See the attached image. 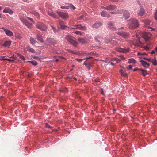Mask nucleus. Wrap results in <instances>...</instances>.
I'll list each match as a JSON object with an SVG mask.
<instances>
[{"label": "nucleus", "mask_w": 157, "mask_h": 157, "mask_svg": "<svg viewBox=\"0 0 157 157\" xmlns=\"http://www.w3.org/2000/svg\"><path fill=\"white\" fill-rule=\"evenodd\" d=\"M128 27L129 29H132L138 27L139 24L138 21L134 18H131L128 21Z\"/></svg>", "instance_id": "f257e3e1"}, {"label": "nucleus", "mask_w": 157, "mask_h": 157, "mask_svg": "<svg viewBox=\"0 0 157 157\" xmlns=\"http://www.w3.org/2000/svg\"><path fill=\"white\" fill-rule=\"evenodd\" d=\"M65 38L69 42L74 46H76L77 45L78 43L75 40L74 38L72 36H66Z\"/></svg>", "instance_id": "f03ea898"}, {"label": "nucleus", "mask_w": 157, "mask_h": 157, "mask_svg": "<svg viewBox=\"0 0 157 157\" xmlns=\"http://www.w3.org/2000/svg\"><path fill=\"white\" fill-rule=\"evenodd\" d=\"M124 28L122 27L118 29V31L117 32H116V33L120 36H121L123 38H127L129 36V33L127 32L124 31H119V30L121 29H124Z\"/></svg>", "instance_id": "7ed1b4c3"}, {"label": "nucleus", "mask_w": 157, "mask_h": 157, "mask_svg": "<svg viewBox=\"0 0 157 157\" xmlns=\"http://www.w3.org/2000/svg\"><path fill=\"white\" fill-rule=\"evenodd\" d=\"M36 27L40 30L46 31L47 30V26L43 23H39L36 25Z\"/></svg>", "instance_id": "20e7f679"}, {"label": "nucleus", "mask_w": 157, "mask_h": 157, "mask_svg": "<svg viewBox=\"0 0 157 157\" xmlns=\"http://www.w3.org/2000/svg\"><path fill=\"white\" fill-rule=\"evenodd\" d=\"M20 19L22 23L28 28H31L32 26V24L29 22L27 19L21 17H20Z\"/></svg>", "instance_id": "39448f33"}, {"label": "nucleus", "mask_w": 157, "mask_h": 157, "mask_svg": "<svg viewBox=\"0 0 157 157\" xmlns=\"http://www.w3.org/2000/svg\"><path fill=\"white\" fill-rule=\"evenodd\" d=\"M72 29H78L82 30H85L86 29V28L85 26H82L81 25V24H78L74 25Z\"/></svg>", "instance_id": "423d86ee"}, {"label": "nucleus", "mask_w": 157, "mask_h": 157, "mask_svg": "<svg viewBox=\"0 0 157 157\" xmlns=\"http://www.w3.org/2000/svg\"><path fill=\"white\" fill-rule=\"evenodd\" d=\"M78 41L82 44L88 43L90 41V40L86 37L83 38H79L78 39Z\"/></svg>", "instance_id": "0eeeda50"}, {"label": "nucleus", "mask_w": 157, "mask_h": 157, "mask_svg": "<svg viewBox=\"0 0 157 157\" xmlns=\"http://www.w3.org/2000/svg\"><path fill=\"white\" fill-rule=\"evenodd\" d=\"M57 12L59 16L63 18L67 19L68 17V14L66 13L59 11H57Z\"/></svg>", "instance_id": "6e6552de"}, {"label": "nucleus", "mask_w": 157, "mask_h": 157, "mask_svg": "<svg viewBox=\"0 0 157 157\" xmlns=\"http://www.w3.org/2000/svg\"><path fill=\"white\" fill-rule=\"evenodd\" d=\"M117 8V6L114 5H110L104 7V8L109 11H113Z\"/></svg>", "instance_id": "1a4fd4ad"}, {"label": "nucleus", "mask_w": 157, "mask_h": 157, "mask_svg": "<svg viewBox=\"0 0 157 157\" xmlns=\"http://www.w3.org/2000/svg\"><path fill=\"white\" fill-rule=\"evenodd\" d=\"M122 14L125 19L128 18L130 17V14L128 11L124 10Z\"/></svg>", "instance_id": "9d476101"}, {"label": "nucleus", "mask_w": 157, "mask_h": 157, "mask_svg": "<svg viewBox=\"0 0 157 157\" xmlns=\"http://www.w3.org/2000/svg\"><path fill=\"white\" fill-rule=\"evenodd\" d=\"M3 12L5 13H8L10 15H12L14 11L9 8L6 7L3 10Z\"/></svg>", "instance_id": "9b49d317"}, {"label": "nucleus", "mask_w": 157, "mask_h": 157, "mask_svg": "<svg viewBox=\"0 0 157 157\" xmlns=\"http://www.w3.org/2000/svg\"><path fill=\"white\" fill-rule=\"evenodd\" d=\"M5 32V33L8 36H11L13 35V33L10 30L6 29L4 28H2Z\"/></svg>", "instance_id": "f8f14e48"}, {"label": "nucleus", "mask_w": 157, "mask_h": 157, "mask_svg": "<svg viewBox=\"0 0 157 157\" xmlns=\"http://www.w3.org/2000/svg\"><path fill=\"white\" fill-rule=\"evenodd\" d=\"M108 28L113 31L116 30V28L113 25V24L111 22H109L108 24Z\"/></svg>", "instance_id": "ddd939ff"}, {"label": "nucleus", "mask_w": 157, "mask_h": 157, "mask_svg": "<svg viewBox=\"0 0 157 157\" xmlns=\"http://www.w3.org/2000/svg\"><path fill=\"white\" fill-rule=\"evenodd\" d=\"M102 23L101 22H96L92 25V27L93 28L97 29L102 26Z\"/></svg>", "instance_id": "4468645a"}, {"label": "nucleus", "mask_w": 157, "mask_h": 157, "mask_svg": "<svg viewBox=\"0 0 157 157\" xmlns=\"http://www.w3.org/2000/svg\"><path fill=\"white\" fill-rule=\"evenodd\" d=\"M101 16L104 17L109 18L110 17V15L108 13L106 12L105 11H103L101 13Z\"/></svg>", "instance_id": "2eb2a0df"}, {"label": "nucleus", "mask_w": 157, "mask_h": 157, "mask_svg": "<svg viewBox=\"0 0 157 157\" xmlns=\"http://www.w3.org/2000/svg\"><path fill=\"white\" fill-rule=\"evenodd\" d=\"M145 13V11L142 7H141L138 13V15L142 16Z\"/></svg>", "instance_id": "dca6fc26"}, {"label": "nucleus", "mask_w": 157, "mask_h": 157, "mask_svg": "<svg viewBox=\"0 0 157 157\" xmlns=\"http://www.w3.org/2000/svg\"><path fill=\"white\" fill-rule=\"evenodd\" d=\"M143 36L144 39L146 40H147L151 37V34L149 33H144L143 34Z\"/></svg>", "instance_id": "f3484780"}, {"label": "nucleus", "mask_w": 157, "mask_h": 157, "mask_svg": "<svg viewBox=\"0 0 157 157\" xmlns=\"http://www.w3.org/2000/svg\"><path fill=\"white\" fill-rule=\"evenodd\" d=\"M46 41L50 45L53 44L54 43H56V41L52 38H48L46 39Z\"/></svg>", "instance_id": "a211bd4d"}, {"label": "nucleus", "mask_w": 157, "mask_h": 157, "mask_svg": "<svg viewBox=\"0 0 157 157\" xmlns=\"http://www.w3.org/2000/svg\"><path fill=\"white\" fill-rule=\"evenodd\" d=\"M36 38L37 40L40 42L43 43L44 42L43 40V36L41 35L37 34L36 35Z\"/></svg>", "instance_id": "6ab92c4d"}, {"label": "nucleus", "mask_w": 157, "mask_h": 157, "mask_svg": "<svg viewBox=\"0 0 157 157\" xmlns=\"http://www.w3.org/2000/svg\"><path fill=\"white\" fill-rule=\"evenodd\" d=\"M140 62L142 65L144 67L147 68L150 66V64L145 61L142 60Z\"/></svg>", "instance_id": "aec40b11"}, {"label": "nucleus", "mask_w": 157, "mask_h": 157, "mask_svg": "<svg viewBox=\"0 0 157 157\" xmlns=\"http://www.w3.org/2000/svg\"><path fill=\"white\" fill-rule=\"evenodd\" d=\"M48 14L50 16L56 18H58L57 16H56L55 13L52 11H49L48 13Z\"/></svg>", "instance_id": "412c9836"}, {"label": "nucleus", "mask_w": 157, "mask_h": 157, "mask_svg": "<svg viewBox=\"0 0 157 157\" xmlns=\"http://www.w3.org/2000/svg\"><path fill=\"white\" fill-rule=\"evenodd\" d=\"M11 41H6L2 45V46L5 47H9L11 44Z\"/></svg>", "instance_id": "4be33fe9"}, {"label": "nucleus", "mask_w": 157, "mask_h": 157, "mask_svg": "<svg viewBox=\"0 0 157 157\" xmlns=\"http://www.w3.org/2000/svg\"><path fill=\"white\" fill-rule=\"evenodd\" d=\"M121 75L125 78L128 77V75L126 73L125 71L123 70H121L120 71Z\"/></svg>", "instance_id": "5701e85b"}, {"label": "nucleus", "mask_w": 157, "mask_h": 157, "mask_svg": "<svg viewBox=\"0 0 157 157\" xmlns=\"http://www.w3.org/2000/svg\"><path fill=\"white\" fill-rule=\"evenodd\" d=\"M87 62V61H85L84 62L83 65H85L86 67H87L89 70H90V67L91 66V63H88Z\"/></svg>", "instance_id": "b1692460"}, {"label": "nucleus", "mask_w": 157, "mask_h": 157, "mask_svg": "<svg viewBox=\"0 0 157 157\" xmlns=\"http://www.w3.org/2000/svg\"><path fill=\"white\" fill-rule=\"evenodd\" d=\"M111 42V44H113L114 45H116L117 44V43L114 41H111V40L108 39L105 40V42L106 43H108L109 42Z\"/></svg>", "instance_id": "393cba45"}, {"label": "nucleus", "mask_w": 157, "mask_h": 157, "mask_svg": "<svg viewBox=\"0 0 157 157\" xmlns=\"http://www.w3.org/2000/svg\"><path fill=\"white\" fill-rule=\"evenodd\" d=\"M119 51L121 52L126 53L129 52V50L125 48H121Z\"/></svg>", "instance_id": "a878e982"}, {"label": "nucleus", "mask_w": 157, "mask_h": 157, "mask_svg": "<svg viewBox=\"0 0 157 157\" xmlns=\"http://www.w3.org/2000/svg\"><path fill=\"white\" fill-rule=\"evenodd\" d=\"M124 10L120 9L117 10L116 11V14H122Z\"/></svg>", "instance_id": "bb28decb"}, {"label": "nucleus", "mask_w": 157, "mask_h": 157, "mask_svg": "<svg viewBox=\"0 0 157 157\" xmlns=\"http://www.w3.org/2000/svg\"><path fill=\"white\" fill-rule=\"evenodd\" d=\"M4 56H2L0 57V60H6L9 61H13L14 60V57H13V59L12 58H11L12 59H4Z\"/></svg>", "instance_id": "cd10ccee"}, {"label": "nucleus", "mask_w": 157, "mask_h": 157, "mask_svg": "<svg viewBox=\"0 0 157 157\" xmlns=\"http://www.w3.org/2000/svg\"><path fill=\"white\" fill-rule=\"evenodd\" d=\"M140 71H141L142 72V74L144 76H146L147 74H148V73L147 72V71L145 70H143L142 69H140Z\"/></svg>", "instance_id": "c85d7f7f"}, {"label": "nucleus", "mask_w": 157, "mask_h": 157, "mask_svg": "<svg viewBox=\"0 0 157 157\" xmlns=\"http://www.w3.org/2000/svg\"><path fill=\"white\" fill-rule=\"evenodd\" d=\"M151 62L155 66H156L157 65V61L155 57L154 59H151Z\"/></svg>", "instance_id": "c756f323"}, {"label": "nucleus", "mask_w": 157, "mask_h": 157, "mask_svg": "<svg viewBox=\"0 0 157 157\" xmlns=\"http://www.w3.org/2000/svg\"><path fill=\"white\" fill-rule=\"evenodd\" d=\"M27 62H29L31 63L32 65L34 66H36L37 65V62L35 60L29 61Z\"/></svg>", "instance_id": "7c9ffc66"}, {"label": "nucleus", "mask_w": 157, "mask_h": 157, "mask_svg": "<svg viewBox=\"0 0 157 157\" xmlns=\"http://www.w3.org/2000/svg\"><path fill=\"white\" fill-rule=\"evenodd\" d=\"M128 63H133L134 64L136 63V61L134 59L131 58L128 59Z\"/></svg>", "instance_id": "2f4dec72"}, {"label": "nucleus", "mask_w": 157, "mask_h": 157, "mask_svg": "<svg viewBox=\"0 0 157 157\" xmlns=\"http://www.w3.org/2000/svg\"><path fill=\"white\" fill-rule=\"evenodd\" d=\"M30 42L33 45L34 44H35L36 42V41L35 40V39L33 38H30Z\"/></svg>", "instance_id": "473e14b6"}, {"label": "nucleus", "mask_w": 157, "mask_h": 157, "mask_svg": "<svg viewBox=\"0 0 157 157\" xmlns=\"http://www.w3.org/2000/svg\"><path fill=\"white\" fill-rule=\"evenodd\" d=\"M142 43L141 42L140 40H138L136 43H135L134 44L135 46H140L142 44Z\"/></svg>", "instance_id": "72a5a7b5"}, {"label": "nucleus", "mask_w": 157, "mask_h": 157, "mask_svg": "<svg viewBox=\"0 0 157 157\" xmlns=\"http://www.w3.org/2000/svg\"><path fill=\"white\" fill-rule=\"evenodd\" d=\"M143 21L145 24L147 25L149 24L151 22V21L148 19H145L143 20Z\"/></svg>", "instance_id": "f704fd0d"}, {"label": "nucleus", "mask_w": 157, "mask_h": 157, "mask_svg": "<svg viewBox=\"0 0 157 157\" xmlns=\"http://www.w3.org/2000/svg\"><path fill=\"white\" fill-rule=\"evenodd\" d=\"M27 50L32 53H34L36 52L35 50L33 48L30 47L28 48Z\"/></svg>", "instance_id": "c9c22d12"}, {"label": "nucleus", "mask_w": 157, "mask_h": 157, "mask_svg": "<svg viewBox=\"0 0 157 157\" xmlns=\"http://www.w3.org/2000/svg\"><path fill=\"white\" fill-rule=\"evenodd\" d=\"M74 33L76 34L77 35H82V34L81 33V32L80 31H76Z\"/></svg>", "instance_id": "e433bc0d"}, {"label": "nucleus", "mask_w": 157, "mask_h": 157, "mask_svg": "<svg viewBox=\"0 0 157 157\" xmlns=\"http://www.w3.org/2000/svg\"><path fill=\"white\" fill-rule=\"evenodd\" d=\"M51 26L52 28V29L54 32L56 33L57 32V30H56V29L53 26L51 25Z\"/></svg>", "instance_id": "4c0bfd02"}, {"label": "nucleus", "mask_w": 157, "mask_h": 157, "mask_svg": "<svg viewBox=\"0 0 157 157\" xmlns=\"http://www.w3.org/2000/svg\"><path fill=\"white\" fill-rule=\"evenodd\" d=\"M85 60V59H84V58L83 59H76V61H77L79 62H82L83 60Z\"/></svg>", "instance_id": "58836bf2"}, {"label": "nucleus", "mask_w": 157, "mask_h": 157, "mask_svg": "<svg viewBox=\"0 0 157 157\" xmlns=\"http://www.w3.org/2000/svg\"><path fill=\"white\" fill-rule=\"evenodd\" d=\"M61 8L62 9H68L69 8V5L68 6H63L61 7Z\"/></svg>", "instance_id": "ea45409f"}, {"label": "nucleus", "mask_w": 157, "mask_h": 157, "mask_svg": "<svg viewBox=\"0 0 157 157\" xmlns=\"http://www.w3.org/2000/svg\"><path fill=\"white\" fill-rule=\"evenodd\" d=\"M88 54H87V53H85V52H82L81 53H80V55L81 56H84L85 55H88Z\"/></svg>", "instance_id": "a19ab883"}, {"label": "nucleus", "mask_w": 157, "mask_h": 157, "mask_svg": "<svg viewBox=\"0 0 157 157\" xmlns=\"http://www.w3.org/2000/svg\"><path fill=\"white\" fill-rule=\"evenodd\" d=\"M69 7L72 8L73 10L75 9V7L72 4H70L69 5Z\"/></svg>", "instance_id": "79ce46f5"}, {"label": "nucleus", "mask_w": 157, "mask_h": 157, "mask_svg": "<svg viewBox=\"0 0 157 157\" xmlns=\"http://www.w3.org/2000/svg\"><path fill=\"white\" fill-rule=\"evenodd\" d=\"M100 38L99 36H96L95 37V39L96 41L98 42L99 41L98 39H100Z\"/></svg>", "instance_id": "37998d69"}, {"label": "nucleus", "mask_w": 157, "mask_h": 157, "mask_svg": "<svg viewBox=\"0 0 157 157\" xmlns=\"http://www.w3.org/2000/svg\"><path fill=\"white\" fill-rule=\"evenodd\" d=\"M132 65H129L127 66V68L128 70H129L132 68Z\"/></svg>", "instance_id": "c03bdc74"}, {"label": "nucleus", "mask_w": 157, "mask_h": 157, "mask_svg": "<svg viewBox=\"0 0 157 157\" xmlns=\"http://www.w3.org/2000/svg\"><path fill=\"white\" fill-rule=\"evenodd\" d=\"M83 17H84V16L83 15H81L79 17H78L77 18V19L78 20H82V19H83Z\"/></svg>", "instance_id": "a18cd8bd"}, {"label": "nucleus", "mask_w": 157, "mask_h": 157, "mask_svg": "<svg viewBox=\"0 0 157 157\" xmlns=\"http://www.w3.org/2000/svg\"><path fill=\"white\" fill-rule=\"evenodd\" d=\"M155 20H157V10H156L155 12Z\"/></svg>", "instance_id": "49530a36"}, {"label": "nucleus", "mask_w": 157, "mask_h": 157, "mask_svg": "<svg viewBox=\"0 0 157 157\" xmlns=\"http://www.w3.org/2000/svg\"><path fill=\"white\" fill-rule=\"evenodd\" d=\"M19 56L20 57V58L22 59L23 60H25V57L22 55H20Z\"/></svg>", "instance_id": "de8ad7c7"}, {"label": "nucleus", "mask_w": 157, "mask_h": 157, "mask_svg": "<svg viewBox=\"0 0 157 157\" xmlns=\"http://www.w3.org/2000/svg\"><path fill=\"white\" fill-rule=\"evenodd\" d=\"M66 27V26L65 25H63L60 26V28L63 29H65Z\"/></svg>", "instance_id": "09e8293b"}, {"label": "nucleus", "mask_w": 157, "mask_h": 157, "mask_svg": "<svg viewBox=\"0 0 157 157\" xmlns=\"http://www.w3.org/2000/svg\"><path fill=\"white\" fill-rule=\"evenodd\" d=\"M144 59L145 60H147L148 61L151 62V59H148L147 58L144 57Z\"/></svg>", "instance_id": "8fccbe9b"}, {"label": "nucleus", "mask_w": 157, "mask_h": 157, "mask_svg": "<svg viewBox=\"0 0 157 157\" xmlns=\"http://www.w3.org/2000/svg\"><path fill=\"white\" fill-rule=\"evenodd\" d=\"M121 61V60L120 59H118V58H117V59H116V63H120Z\"/></svg>", "instance_id": "3c124183"}, {"label": "nucleus", "mask_w": 157, "mask_h": 157, "mask_svg": "<svg viewBox=\"0 0 157 157\" xmlns=\"http://www.w3.org/2000/svg\"><path fill=\"white\" fill-rule=\"evenodd\" d=\"M92 57H86V58H84V59H85V60L86 59V61H88V60L90 59H91V58H92Z\"/></svg>", "instance_id": "603ef678"}, {"label": "nucleus", "mask_w": 157, "mask_h": 157, "mask_svg": "<svg viewBox=\"0 0 157 157\" xmlns=\"http://www.w3.org/2000/svg\"><path fill=\"white\" fill-rule=\"evenodd\" d=\"M59 24L60 26H61L62 25H63V22L62 21H60L59 22Z\"/></svg>", "instance_id": "864d4df0"}, {"label": "nucleus", "mask_w": 157, "mask_h": 157, "mask_svg": "<svg viewBox=\"0 0 157 157\" xmlns=\"http://www.w3.org/2000/svg\"><path fill=\"white\" fill-rule=\"evenodd\" d=\"M34 14L35 15V16H38L39 17V13L36 12H35L34 13Z\"/></svg>", "instance_id": "5fc2aeb1"}, {"label": "nucleus", "mask_w": 157, "mask_h": 157, "mask_svg": "<svg viewBox=\"0 0 157 157\" xmlns=\"http://www.w3.org/2000/svg\"><path fill=\"white\" fill-rule=\"evenodd\" d=\"M46 126L47 127L51 128L52 127L50 126L48 124H46Z\"/></svg>", "instance_id": "6e6d98bb"}, {"label": "nucleus", "mask_w": 157, "mask_h": 157, "mask_svg": "<svg viewBox=\"0 0 157 157\" xmlns=\"http://www.w3.org/2000/svg\"><path fill=\"white\" fill-rule=\"evenodd\" d=\"M95 81L97 82H100V80L98 78H96L95 79Z\"/></svg>", "instance_id": "4d7b16f0"}, {"label": "nucleus", "mask_w": 157, "mask_h": 157, "mask_svg": "<svg viewBox=\"0 0 157 157\" xmlns=\"http://www.w3.org/2000/svg\"><path fill=\"white\" fill-rule=\"evenodd\" d=\"M120 57H121V59L122 60L124 59H125V58L122 56H121Z\"/></svg>", "instance_id": "13d9d810"}, {"label": "nucleus", "mask_w": 157, "mask_h": 157, "mask_svg": "<svg viewBox=\"0 0 157 157\" xmlns=\"http://www.w3.org/2000/svg\"><path fill=\"white\" fill-rule=\"evenodd\" d=\"M36 60H38L40 59V58L38 57L35 56L34 58Z\"/></svg>", "instance_id": "bf43d9fd"}, {"label": "nucleus", "mask_w": 157, "mask_h": 157, "mask_svg": "<svg viewBox=\"0 0 157 157\" xmlns=\"http://www.w3.org/2000/svg\"><path fill=\"white\" fill-rule=\"evenodd\" d=\"M27 18L28 19L30 20L32 22H33V20L32 18H29V17H28Z\"/></svg>", "instance_id": "052dcab7"}, {"label": "nucleus", "mask_w": 157, "mask_h": 157, "mask_svg": "<svg viewBox=\"0 0 157 157\" xmlns=\"http://www.w3.org/2000/svg\"><path fill=\"white\" fill-rule=\"evenodd\" d=\"M110 13L112 14H116V12H110Z\"/></svg>", "instance_id": "680f3d73"}, {"label": "nucleus", "mask_w": 157, "mask_h": 157, "mask_svg": "<svg viewBox=\"0 0 157 157\" xmlns=\"http://www.w3.org/2000/svg\"><path fill=\"white\" fill-rule=\"evenodd\" d=\"M116 59H117V58H114L113 59L112 61H116Z\"/></svg>", "instance_id": "e2e57ef3"}, {"label": "nucleus", "mask_w": 157, "mask_h": 157, "mask_svg": "<svg viewBox=\"0 0 157 157\" xmlns=\"http://www.w3.org/2000/svg\"><path fill=\"white\" fill-rule=\"evenodd\" d=\"M140 69H134L133 70V71H137V70H140Z\"/></svg>", "instance_id": "0e129e2a"}, {"label": "nucleus", "mask_w": 157, "mask_h": 157, "mask_svg": "<svg viewBox=\"0 0 157 157\" xmlns=\"http://www.w3.org/2000/svg\"><path fill=\"white\" fill-rule=\"evenodd\" d=\"M155 51L153 50L151 52V54H154L155 53Z\"/></svg>", "instance_id": "69168bd1"}, {"label": "nucleus", "mask_w": 157, "mask_h": 157, "mask_svg": "<svg viewBox=\"0 0 157 157\" xmlns=\"http://www.w3.org/2000/svg\"><path fill=\"white\" fill-rule=\"evenodd\" d=\"M101 93L102 94H104L103 93V90H101Z\"/></svg>", "instance_id": "338daca9"}, {"label": "nucleus", "mask_w": 157, "mask_h": 157, "mask_svg": "<svg viewBox=\"0 0 157 157\" xmlns=\"http://www.w3.org/2000/svg\"><path fill=\"white\" fill-rule=\"evenodd\" d=\"M155 51L157 52V47L155 48Z\"/></svg>", "instance_id": "774afa93"}]
</instances>
